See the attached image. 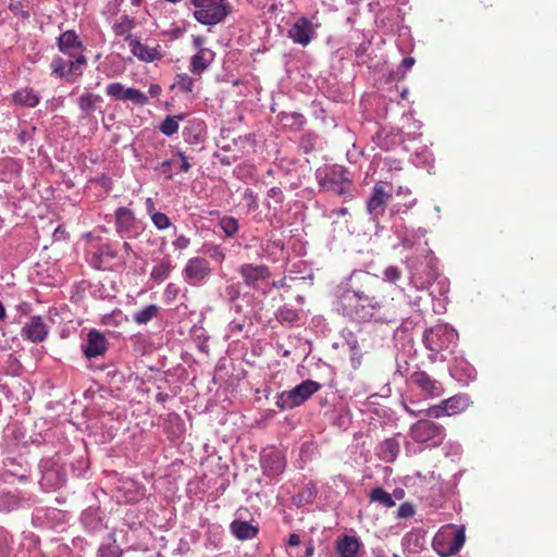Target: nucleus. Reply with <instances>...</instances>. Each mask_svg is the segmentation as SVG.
I'll return each mask as SVG.
<instances>
[{
  "instance_id": "f257e3e1",
  "label": "nucleus",
  "mask_w": 557,
  "mask_h": 557,
  "mask_svg": "<svg viewBox=\"0 0 557 557\" xmlns=\"http://www.w3.org/2000/svg\"><path fill=\"white\" fill-rule=\"evenodd\" d=\"M350 281V288L341 296L346 314L358 321L395 319L396 310L387 302L391 287L381 277L370 272L356 271Z\"/></svg>"
},
{
  "instance_id": "9b49d317",
  "label": "nucleus",
  "mask_w": 557,
  "mask_h": 557,
  "mask_svg": "<svg viewBox=\"0 0 557 557\" xmlns=\"http://www.w3.org/2000/svg\"><path fill=\"white\" fill-rule=\"evenodd\" d=\"M246 286L257 288L259 282H264L270 278L271 271L264 264L245 263L238 269Z\"/></svg>"
},
{
  "instance_id": "7c9ffc66",
  "label": "nucleus",
  "mask_w": 557,
  "mask_h": 557,
  "mask_svg": "<svg viewBox=\"0 0 557 557\" xmlns=\"http://www.w3.org/2000/svg\"><path fill=\"white\" fill-rule=\"evenodd\" d=\"M171 270L172 265L170 260H162L160 263L152 268L150 277L154 282H162L169 276Z\"/></svg>"
},
{
  "instance_id": "7ed1b4c3",
  "label": "nucleus",
  "mask_w": 557,
  "mask_h": 557,
  "mask_svg": "<svg viewBox=\"0 0 557 557\" xmlns=\"http://www.w3.org/2000/svg\"><path fill=\"white\" fill-rule=\"evenodd\" d=\"M409 434L418 444L430 443L431 446H440L446 436V431L442 424L421 418L410 426Z\"/></svg>"
},
{
  "instance_id": "e433bc0d",
  "label": "nucleus",
  "mask_w": 557,
  "mask_h": 557,
  "mask_svg": "<svg viewBox=\"0 0 557 557\" xmlns=\"http://www.w3.org/2000/svg\"><path fill=\"white\" fill-rule=\"evenodd\" d=\"M125 90L126 88L121 83L109 84L106 88L107 95L115 100H124Z\"/></svg>"
},
{
  "instance_id": "aec40b11",
  "label": "nucleus",
  "mask_w": 557,
  "mask_h": 557,
  "mask_svg": "<svg viewBox=\"0 0 557 557\" xmlns=\"http://www.w3.org/2000/svg\"><path fill=\"white\" fill-rule=\"evenodd\" d=\"M215 53L211 49H200L190 58L189 70L200 75L213 62Z\"/></svg>"
},
{
  "instance_id": "dca6fc26",
  "label": "nucleus",
  "mask_w": 557,
  "mask_h": 557,
  "mask_svg": "<svg viewBox=\"0 0 557 557\" xmlns=\"http://www.w3.org/2000/svg\"><path fill=\"white\" fill-rule=\"evenodd\" d=\"M48 335V327L40 315H34L22 327V336L32 343H41Z\"/></svg>"
},
{
  "instance_id": "a878e982",
  "label": "nucleus",
  "mask_w": 557,
  "mask_h": 557,
  "mask_svg": "<svg viewBox=\"0 0 557 557\" xmlns=\"http://www.w3.org/2000/svg\"><path fill=\"white\" fill-rule=\"evenodd\" d=\"M101 102L102 97L91 92H85L77 99L79 110L87 115L91 114Z\"/></svg>"
},
{
  "instance_id": "4be33fe9",
  "label": "nucleus",
  "mask_w": 557,
  "mask_h": 557,
  "mask_svg": "<svg viewBox=\"0 0 557 557\" xmlns=\"http://www.w3.org/2000/svg\"><path fill=\"white\" fill-rule=\"evenodd\" d=\"M231 531L233 535L242 541L250 540L257 536L258 528L248 521L234 520L231 523Z\"/></svg>"
},
{
  "instance_id": "412c9836",
  "label": "nucleus",
  "mask_w": 557,
  "mask_h": 557,
  "mask_svg": "<svg viewBox=\"0 0 557 557\" xmlns=\"http://www.w3.org/2000/svg\"><path fill=\"white\" fill-rule=\"evenodd\" d=\"M361 545L358 537L344 535L336 542V552L341 557H358Z\"/></svg>"
},
{
  "instance_id": "393cba45",
  "label": "nucleus",
  "mask_w": 557,
  "mask_h": 557,
  "mask_svg": "<svg viewBox=\"0 0 557 557\" xmlns=\"http://www.w3.org/2000/svg\"><path fill=\"white\" fill-rule=\"evenodd\" d=\"M399 443L395 438H386L380 445V458L386 462H393L399 454Z\"/></svg>"
},
{
  "instance_id": "864d4df0",
  "label": "nucleus",
  "mask_w": 557,
  "mask_h": 557,
  "mask_svg": "<svg viewBox=\"0 0 557 557\" xmlns=\"http://www.w3.org/2000/svg\"><path fill=\"white\" fill-rule=\"evenodd\" d=\"M300 544V536L296 533L289 535L288 545L289 546H298Z\"/></svg>"
},
{
  "instance_id": "37998d69",
  "label": "nucleus",
  "mask_w": 557,
  "mask_h": 557,
  "mask_svg": "<svg viewBox=\"0 0 557 557\" xmlns=\"http://www.w3.org/2000/svg\"><path fill=\"white\" fill-rule=\"evenodd\" d=\"M414 515V507L409 503H404L398 507L397 517L409 518Z\"/></svg>"
},
{
  "instance_id": "680f3d73",
  "label": "nucleus",
  "mask_w": 557,
  "mask_h": 557,
  "mask_svg": "<svg viewBox=\"0 0 557 557\" xmlns=\"http://www.w3.org/2000/svg\"><path fill=\"white\" fill-rule=\"evenodd\" d=\"M143 0H129L131 4L134 7H139Z\"/></svg>"
},
{
  "instance_id": "0eeeda50",
  "label": "nucleus",
  "mask_w": 557,
  "mask_h": 557,
  "mask_svg": "<svg viewBox=\"0 0 557 557\" xmlns=\"http://www.w3.org/2000/svg\"><path fill=\"white\" fill-rule=\"evenodd\" d=\"M457 337L454 329L445 324H437L424 332L423 342L430 351L440 352L447 349Z\"/></svg>"
},
{
  "instance_id": "2eb2a0df",
  "label": "nucleus",
  "mask_w": 557,
  "mask_h": 557,
  "mask_svg": "<svg viewBox=\"0 0 557 557\" xmlns=\"http://www.w3.org/2000/svg\"><path fill=\"white\" fill-rule=\"evenodd\" d=\"M313 35V26L305 16L299 17L288 30V37L304 47L310 44Z\"/></svg>"
},
{
  "instance_id": "4c0bfd02",
  "label": "nucleus",
  "mask_w": 557,
  "mask_h": 557,
  "mask_svg": "<svg viewBox=\"0 0 557 557\" xmlns=\"http://www.w3.org/2000/svg\"><path fill=\"white\" fill-rule=\"evenodd\" d=\"M444 416H447V410L444 405V401L442 400L438 405L431 406L428 409L424 410V417L428 418H435L440 419Z\"/></svg>"
},
{
  "instance_id": "e2e57ef3",
  "label": "nucleus",
  "mask_w": 557,
  "mask_h": 557,
  "mask_svg": "<svg viewBox=\"0 0 557 557\" xmlns=\"http://www.w3.org/2000/svg\"><path fill=\"white\" fill-rule=\"evenodd\" d=\"M4 317V308L2 304L0 302V320Z\"/></svg>"
},
{
  "instance_id": "09e8293b",
  "label": "nucleus",
  "mask_w": 557,
  "mask_h": 557,
  "mask_svg": "<svg viewBox=\"0 0 557 557\" xmlns=\"http://www.w3.org/2000/svg\"><path fill=\"white\" fill-rule=\"evenodd\" d=\"M10 556V547L5 540L0 539V557H9Z\"/></svg>"
},
{
  "instance_id": "9d476101",
  "label": "nucleus",
  "mask_w": 557,
  "mask_h": 557,
  "mask_svg": "<svg viewBox=\"0 0 557 557\" xmlns=\"http://www.w3.org/2000/svg\"><path fill=\"white\" fill-rule=\"evenodd\" d=\"M115 227L120 234H125L128 237H137L144 230V224L135 216L132 210L120 207L115 211Z\"/></svg>"
},
{
  "instance_id": "6e6d98bb",
  "label": "nucleus",
  "mask_w": 557,
  "mask_h": 557,
  "mask_svg": "<svg viewBox=\"0 0 557 557\" xmlns=\"http://www.w3.org/2000/svg\"><path fill=\"white\" fill-rule=\"evenodd\" d=\"M347 213H348L347 208H338V209H334L332 211V214L337 215V216H343V215H346Z\"/></svg>"
},
{
  "instance_id": "f3484780",
  "label": "nucleus",
  "mask_w": 557,
  "mask_h": 557,
  "mask_svg": "<svg viewBox=\"0 0 557 557\" xmlns=\"http://www.w3.org/2000/svg\"><path fill=\"white\" fill-rule=\"evenodd\" d=\"M261 467L265 475L278 476L285 470L286 460L280 451L271 450L261 456Z\"/></svg>"
},
{
  "instance_id": "4d7b16f0",
  "label": "nucleus",
  "mask_w": 557,
  "mask_h": 557,
  "mask_svg": "<svg viewBox=\"0 0 557 557\" xmlns=\"http://www.w3.org/2000/svg\"><path fill=\"white\" fill-rule=\"evenodd\" d=\"M313 553H314V546L310 543L307 546L305 557H311L313 555Z\"/></svg>"
},
{
  "instance_id": "052dcab7",
  "label": "nucleus",
  "mask_w": 557,
  "mask_h": 557,
  "mask_svg": "<svg viewBox=\"0 0 557 557\" xmlns=\"http://www.w3.org/2000/svg\"><path fill=\"white\" fill-rule=\"evenodd\" d=\"M159 90H160V87L158 85H152L151 88H150V92L152 95L158 94Z\"/></svg>"
},
{
  "instance_id": "de8ad7c7",
  "label": "nucleus",
  "mask_w": 557,
  "mask_h": 557,
  "mask_svg": "<svg viewBox=\"0 0 557 557\" xmlns=\"http://www.w3.org/2000/svg\"><path fill=\"white\" fill-rule=\"evenodd\" d=\"M414 62H416L414 58L406 57L401 61L400 69H403L404 73H405L406 71L410 70L413 66Z\"/></svg>"
},
{
  "instance_id": "c9c22d12",
  "label": "nucleus",
  "mask_w": 557,
  "mask_h": 557,
  "mask_svg": "<svg viewBox=\"0 0 557 557\" xmlns=\"http://www.w3.org/2000/svg\"><path fill=\"white\" fill-rule=\"evenodd\" d=\"M194 83L195 79L188 74L184 73L177 75L175 86L182 91L191 92L194 89Z\"/></svg>"
},
{
  "instance_id": "c85d7f7f",
  "label": "nucleus",
  "mask_w": 557,
  "mask_h": 557,
  "mask_svg": "<svg viewBox=\"0 0 557 557\" xmlns=\"http://www.w3.org/2000/svg\"><path fill=\"white\" fill-rule=\"evenodd\" d=\"M443 401L447 410V416L458 414L468 407V399L460 395L453 396Z\"/></svg>"
},
{
  "instance_id": "a19ab883",
  "label": "nucleus",
  "mask_w": 557,
  "mask_h": 557,
  "mask_svg": "<svg viewBox=\"0 0 557 557\" xmlns=\"http://www.w3.org/2000/svg\"><path fill=\"white\" fill-rule=\"evenodd\" d=\"M9 9L15 16H21L23 20H27L30 16L28 10H25L21 1L11 2Z\"/></svg>"
},
{
  "instance_id": "1a4fd4ad",
  "label": "nucleus",
  "mask_w": 557,
  "mask_h": 557,
  "mask_svg": "<svg viewBox=\"0 0 557 557\" xmlns=\"http://www.w3.org/2000/svg\"><path fill=\"white\" fill-rule=\"evenodd\" d=\"M212 273L210 262L202 257H193L187 260L183 274L185 280L193 286L200 285Z\"/></svg>"
},
{
  "instance_id": "603ef678",
  "label": "nucleus",
  "mask_w": 557,
  "mask_h": 557,
  "mask_svg": "<svg viewBox=\"0 0 557 557\" xmlns=\"http://www.w3.org/2000/svg\"><path fill=\"white\" fill-rule=\"evenodd\" d=\"M404 409L406 410V412H408L411 417H414V418L424 416V410H413L406 404H404Z\"/></svg>"
},
{
  "instance_id": "20e7f679",
  "label": "nucleus",
  "mask_w": 557,
  "mask_h": 557,
  "mask_svg": "<svg viewBox=\"0 0 557 557\" xmlns=\"http://www.w3.org/2000/svg\"><path fill=\"white\" fill-rule=\"evenodd\" d=\"M321 385L312 380H306L289 391L282 392L276 400L281 410L293 409L308 400L320 389Z\"/></svg>"
},
{
  "instance_id": "f704fd0d",
  "label": "nucleus",
  "mask_w": 557,
  "mask_h": 557,
  "mask_svg": "<svg viewBox=\"0 0 557 557\" xmlns=\"http://www.w3.org/2000/svg\"><path fill=\"white\" fill-rule=\"evenodd\" d=\"M276 319L281 322H288L293 323L298 321L299 313L296 309L288 308V307H282L278 309L276 313Z\"/></svg>"
},
{
  "instance_id": "c756f323",
  "label": "nucleus",
  "mask_w": 557,
  "mask_h": 557,
  "mask_svg": "<svg viewBox=\"0 0 557 557\" xmlns=\"http://www.w3.org/2000/svg\"><path fill=\"white\" fill-rule=\"evenodd\" d=\"M369 498L372 503L381 504L386 508H392L395 506V502L391 494L382 487L373 488L369 495Z\"/></svg>"
},
{
  "instance_id": "8fccbe9b",
  "label": "nucleus",
  "mask_w": 557,
  "mask_h": 557,
  "mask_svg": "<svg viewBox=\"0 0 557 557\" xmlns=\"http://www.w3.org/2000/svg\"><path fill=\"white\" fill-rule=\"evenodd\" d=\"M178 156H180V159L182 161L181 171L188 172L189 169H190V164H189V162L187 160V157L183 152H178Z\"/></svg>"
},
{
  "instance_id": "f03ea898",
  "label": "nucleus",
  "mask_w": 557,
  "mask_h": 557,
  "mask_svg": "<svg viewBox=\"0 0 557 557\" xmlns=\"http://www.w3.org/2000/svg\"><path fill=\"white\" fill-rule=\"evenodd\" d=\"M193 17L201 25L215 26L223 23L232 13L228 0H189Z\"/></svg>"
},
{
  "instance_id": "0e129e2a",
  "label": "nucleus",
  "mask_w": 557,
  "mask_h": 557,
  "mask_svg": "<svg viewBox=\"0 0 557 557\" xmlns=\"http://www.w3.org/2000/svg\"><path fill=\"white\" fill-rule=\"evenodd\" d=\"M171 287H172V284L168 285V288H166V292H165L166 294L170 293Z\"/></svg>"
},
{
  "instance_id": "5701e85b",
  "label": "nucleus",
  "mask_w": 557,
  "mask_h": 557,
  "mask_svg": "<svg viewBox=\"0 0 557 557\" xmlns=\"http://www.w3.org/2000/svg\"><path fill=\"white\" fill-rule=\"evenodd\" d=\"M13 102L27 108H35L39 103V96L33 88L25 87L16 90L12 95Z\"/></svg>"
},
{
  "instance_id": "13d9d810",
  "label": "nucleus",
  "mask_w": 557,
  "mask_h": 557,
  "mask_svg": "<svg viewBox=\"0 0 557 557\" xmlns=\"http://www.w3.org/2000/svg\"><path fill=\"white\" fill-rule=\"evenodd\" d=\"M168 394L159 393L156 396L157 401L163 403L168 399Z\"/></svg>"
},
{
  "instance_id": "2f4dec72",
  "label": "nucleus",
  "mask_w": 557,
  "mask_h": 557,
  "mask_svg": "<svg viewBox=\"0 0 557 557\" xmlns=\"http://www.w3.org/2000/svg\"><path fill=\"white\" fill-rule=\"evenodd\" d=\"M182 115L166 116L160 125V131L166 136H172L178 131V121L182 120Z\"/></svg>"
},
{
  "instance_id": "5fc2aeb1",
  "label": "nucleus",
  "mask_w": 557,
  "mask_h": 557,
  "mask_svg": "<svg viewBox=\"0 0 557 557\" xmlns=\"http://www.w3.org/2000/svg\"><path fill=\"white\" fill-rule=\"evenodd\" d=\"M272 287H274V288H285V287H287L286 278L283 277L282 280L273 281L272 282Z\"/></svg>"
},
{
  "instance_id": "79ce46f5",
  "label": "nucleus",
  "mask_w": 557,
  "mask_h": 557,
  "mask_svg": "<svg viewBox=\"0 0 557 557\" xmlns=\"http://www.w3.org/2000/svg\"><path fill=\"white\" fill-rule=\"evenodd\" d=\"M208 253L212 260L220 262V263H222L225 259V253L219 245H211L208 248Z\"/></svg>"
},
{
  "instance_id": "39448f33",
  "label": "nucleus",
  "mask_w": 557,
  "mask_h": 557,
  "mask_svg": "<svg viewBox=\"0 0 557 557\" xmlns=\"http://www.w3.org/2000/svg\"><path fill=\"white\" fill-rule=\"evenodd\" d=\"M454 532L441 531L433 541L434 549L441 557H449L459 553L466 542V532L462 525L455 527Z\"/></svg>"
},
{
  "instance_id": "bf43d9fd",
  "label": "nucleus",
  "mask_w": 557,
  "mask_h": 557,
  "mask_svg": "<svg viewBox=\"0 0 557 557\" xmlns=\"http://www.w3.org/2000/svg\"><path fill=\"white\" fill-rule=\"evenodd\" d=\"M123 249H124V251H125L127 255H128L129 252H132V251H133V250H132V246H131V245H129V243H127V242H124V244H123Z\"/></svg>"
},
{
  "instance_id": "a211bd4d",
  "label": "nucleus",
  "mask_w": 557,
  "mask_h": 557,
  "mask_svg": "<svg viewBox=\"0 0 557 557\" xmlns=\"http://www.w3.org/2000/svg\"><path fill=\"white\" fill-rule=\"evenodd\" d=\"M108 349V341L103 334L98 331L88 333L87 342L83 347L87 358H96L102 356Z\"/></svg>"
},
{
  "instance_id": "cd10ccee",
  "label": "nucleus",
  "mask_w": 557,
  "mask_h": 557,
  "mask_svg": "<svg viewBox=\"0 0 557 557\" xmlns=\"http://www.w3.org/2000/svg\"><path fill=\"white\" fill-rule=\"evenodd\" d=\"M160 312V307L158 305L151 304L145 307L144 309L137 311L133 315V320L136 324H147L152 319L157 318Z\"/></svg>"
},
{
  "instance_id": "ea45409f",
  "label": "nucleus",
  "mask_w": 557,
  "mask_h": 557,
  "mask_svg": "<svg viewBox=\"0 0 557 557\" xmlns=\"http://www.w3.org/2000/svg\"><path fill=\"white\" fill-rule=\"evenodd\" d=\"M401 277V271L397 267H388L384 271V277L382 278L384 283L386 282L395 284Z\"/></svg>"
},
{
  "instance_id": "b1692460",
  "label": "nucleus",
  "mask_w": 557,
  "mask_h": 557,
  "mask_svg": "<svg viewBox=\"0 0 557 557\" xmlns=\"http://www.w3.org/2000/svg\"><path fill=\"white\" fill-rule=\"evenodd\" d=\"M411 381L429 396L435 395L436 382L424 371L412 373Z\"/></svg>"
},
{
  "instance_id": "49530a36",
  "label": "nucleus",
  "mask_w": 557,
  "mask_h": 557,
  "mask_svg": "<svg viewBox=\"0 0 557 557\" xmlns=\"http://www.w3.org/2000/svg\"><path fill=\"white\" fill-rule=\"evenodd\" d=\"M206 39L202 36H193V46L197 51H200V49H207L205 47Z\"/></svg>"
},
{
  "instance_id": "bb28decb",
  "label": "nucleus",
  "mask_w": 557,
  "mask_h": 557,
  "mask_svg": "<svg viewBox=\"0 0 557 557\" xmlns=\"http://www.w3.org/2000/svg\"><path fill=\"white\" fill-rule=\"evenodd\" d=\"M135 27V20L126 14L120 16L113 24V32L116 36H133L131 30Z\"/></svg>"
},
{
  "instance_id": "58836bf2",
  "label": "nucleus",
  "mask_w": 557,
  "mask_h": 557,
  "mask_svg": "<svg viewBox=\"0 0 557 557\" xmlns=\"http://www.w3.org/2000/svg\"><path fill=\"white\" fill-rule=\"evenodd\" d=\"M151 221L153 225L160 231L166 230L172 225L170 218L162 212L153 213L151 216Z\"/></svg>"
},
{
  "instance_id": "423d86ee",
  "label": "nucleus",
  "mask_w": 557,
  "mask_h": 557,
  "mask_svg": "<svg viewBox=\"0 0 557 557\" xmlns=\"http://www.w3.org/2000/svg\"><path fill=\"white\" fill-rule=\"evenodd\" d=\"M87 63V58L84 54H78L75 58L67 60L62 57H54L50 63L52 75L64 79L67 83H74L77 77L83 74V66Z\"/></svg>"
},
{
  "instance_id": "6e6552de",
  "label": "nucleus",
  "mask_w": 557,
  "mask_h": 557,
  "mask_svg": "<svg viewBox=\"0 0 557 557\" xmlns=\"http://www.w3.org/2000/svg\"><path fill=\"white\" fill-rule=\"evenodd\" d=\"M391 197V188L386 189V185L382 182L373 186L371 196L367 201V211L371 215L372 221L377 222L385 213L386 205Z\"/></svg>"
},
{
  "instance_id": "c03bdc74",
  "label": "nucleus",
  "mask_w": 557,
  "mask_h": 557,
  "mask_svg": "<svg viewBox=\"0 0 557 557\" xmlns=\"http://www.w3.org/2000/svg\"><path fill=\"white\" fill-rule=\"evenodd\" d=\"M268 198H272L275 203L281 205L284 200L283 191L280 187H272L267 193Z\"/></svg>"
},
{
  "instance_id": "f8f14e48",
  "label": "nucleus",
  "mask_w": 557,
  "mask_h": 557,
  "mask_svg": "<svg viewBox=\"0 0 557 557\" xmlns=\"http://www.w3.org/2000/svg\"><path fill=\"white\" fill-rule=\"evenodd\" d=\"M124 40L128 42L132 53L143 62H153L162 58L159 45L149 47L135 36L125 37Z\"/></svg>"
},
{
  "instance_id": "6ab92c4d",
  "label": "nucleus",
  "mask_w": 557,
  "mask_h": 557,
  "mask_svg": "<svg viewBox=\"0 0 557 557\" xmlns=\"http://www.w3.org/2000/svg\"><path fill=\"white\" fill-rule=\"evenodd\" d=\"M116 258V251L110 244L98 246L96 251L90 257V264L98 270H104L109 263Z\"/></svg>"
},
{
  "instance_id": "a18cd8bd",
  "label": "nucleus",
  "mask_w": 557,
  "mask_h": 557,
  "mask_svg": "<svg viewBox=\"0 0 557 557\" xmlns=\"http://www.w3.org/2000/svg\"><path fill=\"white\" fill-rule=\"evenodd\" d=\"M173 246L177 250H185L188 248L190 244V239L185 235H178L175 240H173Z\"/></svg>"
},
{
  "instance_id": "72a5a7b5",
  "label": "nucleus",
  "mask_w": 557,
  "mask_h": 557,
  "mask_svg": "<svg viewBox=\"0 0 557 557\" xmlns=\"http://www.w3.org/2000/svg\"><path fill=\"white\" fill-rule=\"evenodd\" d=\"M125 100H129L133 103L140 106L148 103V97L136 88H126L124 94V101Z\"/></svg>"
},
{
  "instance_id": "4468645a",
  "label": "nucleus",
  "mask_w": 557,
  "mask_h": 557,
  "mask_svg": "<svg viewBox=\"0 0 557 557\" xmlns=\"http://www.w3.org/2000/svg\"><path fill=\"white\" fill-rule=\"evenodd\" d=\"M320 184L326 190L339 196L348 195L351 188V182L344 175L343 171H332L320 181Z\"/></svg>"
},
{
  "instance_id": "473e14b6",
  "label": "nucleus",
  "mask_w": 557,
  "mask_h": 557,
  "mask_svg": "<svg viewBox=\"0 0 557 557\" xmlns=\"http://www.w3.org/2000/svg\"><path fill=\"white\" fill-rule=\"evenodd\" d=\"M226 237H233L239 228L238 221L234 216H223L219 222Z\"/></svg>"
},
{
  "instance_id": "ddd939ff",
  "label": "nucleus",
  "mask_w": 557,
  "mask_h": 557,
  "mask_svg": "<svg viewBox=\"0 0 557 557\" xmlns=\"http://www.w3.org/2000/svg\"><path fill=\"white\" fill-rule=\"evenodd\" d=\"M59 50L69 58H75L83 54L85 49L83 41L75 30L63 32L57 39Z\"/></svg>"
},
{
  "instance_id": "3c124183",
  "label": "nucleus",
  "mask_w": 557,
  "mask_h": 557,
  "mask_svg": "<svg viewBox=\"0 0 557 557\" xmlns=\"http://www.w3.org/2000/svg\"><path fill=\"white\" fill-rule=\"evenodd\" d=\"M145 205H146V210H147L148 214L150 215V218L152 216L153 213L158 212V211H156L154 202L151 198H147Z\"/></svg>"
}]
</instances>
